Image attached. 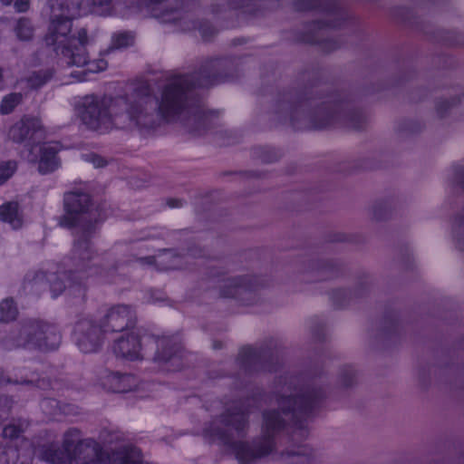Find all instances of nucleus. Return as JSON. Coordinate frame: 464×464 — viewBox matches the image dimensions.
I'll return each instance as SVG.
<instances>
[{
	"instance_id": "34",
	"label": "nucleus",
	"mask_w": 464,
	"mask_h": 464,
	"mask_svg": "<svg viewBox=\"0 0 464 464\" xmlns=\"http://www.w3.org/2000/svg\"><path fill=\"white\" fill-rule=\"evenodd\" d=\"M324 0H296L295 5L298 10H309L321 5Z\"/></svg>"
},
{
	"instance_id": "15",
	"label": "nucleus",
	"mask_w": 464,
	"mask_h": 464,
	"mask_svg": "<svg viewBox=\"0 0 464 464\" xmlns=\"http://www.w3.org/2000/svg\"><path fill=\"white\" fill-rule=\"evenodd\" d=\"M280 460L283 464H314L315 454L307 445H299L281 453Z\"/></svg>"
},
{
	"instance_id": "6",
	"label": "nucleus",
	"mask_w": 464,
	"mask_h": 464,
	"mask_svg": "<svg viewBox=\"0 0 464 464\" xmlns=\"http://www.w3.org/2000/svg\"><path fill=\"white\" fill-rule=\"evenodd\" d=\"M63 447L70 450L77 464H140L141 461L138 448L123 446L106 452L100 442L92 438H82L81 430L75 428L64 432Z\"/></svg>"
},
{
	"instance_id": "38",
	"label": "nucleus",
	"mask_w": 464,
	"mask_h": 464,
	"mask_svg": "<svg viewBox=\"0 0 464 464\" xmlns=\"http://www.w3.org/2000/svg\"><path fill=\"white\" fill-rule=\"evenodd\" d=\"M85 65L88 66V71L92 72H102L107 68V62L103 59H100L92 63L86 62ZM82 66H84L82 64Z\"/></svg>"
},
{
	"instance_id": "44",
	"label": "nucleus",
	"mask_w": 464,
	"mask_h": 464,
	"mask_svg": "<svg viewBox=\"0 0 464 464\" xmlns=\"http://www.w3.org/2000/svg\"><path fill=\"white\" fill-rule=\"evenodd\" d=\"M444 103L446 104V108L452 105V103H450L449 102H444ZM442 104H443V102L438 104V111H442L444 110V108L442 107Z\"/></svg>"
},
{
	"instance_id": "42",
	"label": "nucleus",
	"mask_w": 464,
	"mask_h": 464,
	"mask_svg": "<svg viewBox=\"0 0 464 464\" xmlns=\"http://www.w3.org/2000/svg\"><path fill=\"white\" fill-rule=\"evenodd\" d=\"M167 203L170 208H178L182 205V203L179 199H173V198L169 199Z\"/></svg>"
},
{
	"instance_id": "45",
	"label": "nucleus",
	"mask_w": 464,
	"mask_h": 464,
	"mask_svg": "<svg viewBox=\"0 0 464 464\" xmlns=\"http://www.w3.org/2000/svg\"><path fill=\"white\" fill-rule=\"evenodd\" d=\"M0 1H1L4 5H9L13 2V0H0Z\"/></svg>"
},
{
	"instance_id": "18",
	"label": "nucleus",
	"mask_w": 464,
	"mask_h": 464,
	"mask_svg": "<svg viewBox=\"0 0 464 464\" xmlns=\"http://www.w3.org/2000/svg\"><path fill=\"white\" fill-rule=\"evenodd\" d=\"M40 458L51 464H72V456L70 450H60L53 445L44 447L40 451Z\"/></svg>"
},
{
	"instance_id": "46",
	"label": "nucleus",
	"mask_w": 464,
	"mask_h": 464,
	"mask_svg": "<svg viewBox=\"0 0 464 464\" xmlns=\"http://www.w3.org/2000/svg\"><path fill=\"white\" fill-rule=\"evenodd\" d=\"M211 274H212V276H220V275H221V272H219V271H216V270H215V271H214V272H212Z\"/></svg>"
},
{
	"instance_id": "3",
	"label": "nucleus",
	"mask_w": 464,
	"mask_h": 464,
	"mask_svg": "<svg viewBox=\"0 0 464 464\" xmlns=\"http://www.w3.org/2000/svg\"><path fill=\"white\" fill-rule=\"evenodd\" d=\"M65 215L60 219V225L65 227H76L75 240L70 256L68 279L70 288L77 287L83 292V285L89 276H102L105 268H101L97 261L98 255L92 250L91 237L95 233L99 219V211L93 208L91 197L81 190L64 194Z\"/></svg>"
},
{
	"instance_id": "5",
	"label": "nucleus",
	"mask_w": 464,
	"mask_h": 464,
	"mask_svg": "<svg viewBox=\"0 0 464 464\" xmlns=\"http://www.w3.org/2000/svg\"><path fill=\"white\" fill-rule=\"evenodd\" d=\"M275 112L288 118L293 125L299 121L301 116H307L315 129L325 128L341 116L350 121L351 127L359 129L362 116L358 112L346 111L342 101L336 97H330L322 101V98L306 96L294 97L285 94L279 99L275 105Z\"/></svg>"
},
{
	"instance_id": "21",
	"label": "nucleus",
	"mask_w": 464,
	"mask_h": 464,
	"mask_svg": "<svg viewBox=\"0 0 464 464\" xmlns=\"http://www.w3.org/2000/svg\"><path fill=\"white\" fill-rule=\"evenodd\" d=\"M451 182L455 187L464 190V166L454 167ZM462 231H464V210L456 218L453 225V232L456 237H459Z\"/></svg>"
},
{
	"instance_id": "19",
	"label": "nucleus",
	"mask_w": 464,
	"mask_h": 464,
	"mask_svg": "<svg viewBox=\"0 0 464 464\" xmlns=\"http://www.w3.org/2000/svg\"><path fill=\"white\" fill-rule=\"evenodd\" d=\"M0 218L11 225L14 229L21 227L23 223L19 205L15 201L4 203L0 206Z\"/></svg>"
},
{
	"instance_id": "33",
	"label": "nucleus",
	"mask_w": 464,
	"mask_h": 464,
	"mask_svg": "<svg viewBox=\"0 0 464 464\" xmlns=\"http://www.w3.org/2000/svg\"><path fill=\"white\" fill-rule=\"evenodd\" d=\"M380 343L387 344L390 342H395L398 338V333L396 330H383L377 335Z\"/></svg>"
},
{
	"instance_id": "17",
	"label": "nucleus",
	"mask_w": 464,
	"mask_h": 464,
	"mask_svg": "<svg viewBox=\"0 0 464 464\" xmlns=\"http://www.w3.org/2000/svg\"><path fill=\"white\" fill-rule=\"evenodd\" d=\"M113 0H81L77 4L78 15L87 14L89 13L97 15H110L112 11Z\"/></svg>"
},
{
	"instance_id": "20",
	"label": "nucleus",
	"mask_w": 464,
	"mask_h": 464,
	"mask_svg": "<svg viewBox=\"0 0 464 464\" xmlns=\"http://www.w3.org/2000/svg\"><path fill=\"white\" fill-rule=\"evenodd\" d=\"M158 268L160 270L185 268L183 255L167 249L162 250V253L158 256Z\"/></svg>"
},
{
	"instance_id": "36",
	"label": "nucleus",
	"mask_w": 464,
	"mask_h": 464,
	"mask_svg": "<svg viewBox=\"0 0 464 464\" xmlns=\"http://www.w3.org/2000/svg\"><path fill=\"white\" fill-rule=\"evenodd\" d=\"M14 382L20 383V384L35 385L42 389H44L49 385V383L46 382L44 380H39V379L36 380L33 377H31V378H23L22 377L20 380H15Z\"/></svg>"
},
{
	"instance_id": "14",
	"label": "nucleus",
	"mask_w": 464,
	"mask_h": 464,
	"mask_svg": "<svg viewBox=\"0 0 464 464\" xmlns=\"http://www.w3.org/2000/svg\"><path fill=\"white\" fill-rule=\"evenodd\" d=\"M60 150L58 143H45L40 148V159L38 162V170L42 174H48L56 170L61 161L57 157Z\"/></svg>"
},
{
	"instance_id": "43",
	"label": "nucleus",
	"mask_w": 464,
	"mask_h": 464,
	"mask_svg": "<svg viewBox=\"0 0 464 464\" xmlns=\"http://www.w3.org/2000/svg\"><path fill=\"white\" fill-rule=\"evenodd\" d=\"M266 344L269 345V346H277V345H280L281 343L278 342L277 339L270 338Z\"/></svg>"
},
{
	"instance_id": "29",
	"label": "nucleus",
	"mask_w": 464,
	"mask_h": 464,
	"mask_svg": "<svg viewBox=\"0 0 464 464\" xmlns=\"http://www.w3.org/2000/svg\"><path fill=\"white\" fill-rule=\"evenodd\" d=\"M205 256V251L201 247L193 245L189 246L185 254H183V259L185 267H187L193 259H198Z\"/></svg>"
},
{
	"instance_id": "25",
	"label": "nucleus",
	"mask_w": 464,
	"mask_h": 464,
	"mask_svg": "<svg viewBox=\"0 0 464 464\" xmlns=\"http://www.w3.org/2000/svg\"><path fill=\"white\" fill-rule=\"evenodd\" d=\"M16 36L21 41H29L33 38L34 35V27L32 23L27 18H20L17 21L16 26L14 28Z\"/></svg>"
},
{
	"instance_id": "16",
	"label": "nucleus",
	"mask_w": 464,
	"mask_h": 464,
	"mask_svg": "<svg viewBox=\"0 0 464 464\" xmlns=\"http://www.w3.org/2000/svg\"><path fill=\"white\" fill-rule=\"evenodd\" d=\"M262 1L263 0H218V3L213 5L212 11L218 14L227 10L242 9L244 13L256 14L257 8L262 6Z\"/></svg>"
},
{
	"instance_id": "11",
	"label": "nucleus",
	"mask_w": 464,
	"mask_h": 464,
	"mask_svg": "<svg viewBox=\"0 0 464 464\" xmlns=\"http://www.w3.org/2000/svg\"><path fill=\"white\" fill-rule=\"evenodd\" d=\"M47 283H49L50 290L53 296H57L63 292L65 285L63 278L56 275L51 274L47 277L44 272H35L34 274H28L24 280V287L31 292H40L44 290Z\"/></svg>"
},
{
	"instance_id": "24",
	"label": "nucleus",
	"mask_w": 464,
	"mask_h": 464,
	"mask_svg": "<svg viewBox=\"0 0 464 464\" xmlns=\"http://www.w3.org/2000/svg\"><path fill=\"white\" fill-rule=\"evenodd\" d=\"M23 94L20 92H12L5 96L0 104V112L9 114L14 109L22 102Z\"/></svg>"
},
{
	"instance_id": "22",
	"label": "nucleus",
	"mask_w": 464,
	"mask_h": 464,
	"mask_svg": "<svg viewBox=\"0 0 464 464\" xmlns=\"http://www.w3.org/2000/svg\"><path fill=\"white\" fill-rule=\"evenodd\" d=\"M53 76V70L47 68L34 72L28 78L27 83L32 89H38L49 82Z\"/></svg>"
},
{
	"instance_id": "32",
	"label": "nucleus",
	"mask_w": 464,
	"mask_h": 464,
	"mask_svg": "<svg viewBox=\"0 0 464 464\" xmlns=\"http://www.w3.org/2000/svg\"><path fill=\"white\" fill-rule=\"evenodd\" d=\"M16 456V451L13 448H1L0 449V464H15L14 459Z\"/></svg>"
},
{
	"instance_id": "8",
	"label": "nucleus",
	"mask_w": 464,
	"mask_h": 464,
	"mask_svg": "<svg viewBox=\"0 0 464 464\" xmlns=\"http://www.w3.org/2000/svg\"><path fill=\"white\" fill-rule=\"evenodd\" d=\"M19 345L39 348H56L61 343V335L53 326L35 320L23 323L19 336Z\"/></svg>"
},
{
	"instance_id": "9",
	"label": "nucleus",
	"mask_w": 464,
	"mask_h": 464,
	"mask_svg": "<svg viewBox=\"0 0 464 464\" xmlns=\"http://www.w3.org/2000/svg\"><path fill=\"white\" fill-rule=\"evenodd\" d=\"M259 283L252 276H238L222 280L220 293L224 297H237L246 304H251L258 289Z\"/></svg>"
},
{
	"instance_id": "52",
	"label": "nucleus",
	"mask_w": 464,
	"mask_h": 464,
	"mask_svg": "<svg viewBox=\"0 0 464 464\" xmlns=\"http://www.w3.org/2000/svg\"><path fill=\"white\" fill-rule=\"evenodd\" d=\"M462 344L464 345V337H463V343H462Z\"/></svg>"
},
{
	"instance_id": "1",
	"label": "nucleus",
	"mask_w": 464,
	"mask_h": 464,
	"mask_svg": "<svg viewBox=\"0 0 464 464\" xmlns=\"http://www.w3.org/2000/svg\"><path fill=\"white\" fill-rule=\"evenodd\" d=\"M227 64V60L211 59L198 72L170 78L160 99L148 85L117 97L86 95L79 104L80 118L92 130L111 126L151 130L162 122L180 121L189 132L201 135L207 130L209 116L199 108L197 89L224 81Z\"/></svg>"
},
{
	"instance_id": "48",
	"label": "nucleus",
	"mask_w": 464,
	"mask_h": 464,
	"mask_svg": "<svg viewBox=\"0 0 464 464\" xmlns=\"http://www.w3.org/2000/svg\"><path fill=\"white\" fill-rule=\"evenodd\" d=\"M2 79H3V71H2V69L0 68V82L2 81Z\"/></svg>"
},
{
	"instance_id": "39",
	"label": "nucleus",
	"mask_w": 464,
	"mask_h": 464,
	"mask_svg": "<svg viewBox=\"0 0 464 464\" xmlns=\"http://www.w3.org/2000/svg\"><path fill=\"white\" fill-rule=\"evenodd\" d=\"M30 6V0H16L14 2V7L17 12H26Z\"/></svg>"
},
{
	"instance_id": "35",
	"label": "nucleus",
	"mask_w": 464,
	"mask_h": 464,
	"mask_svg": "<svg viewBox=\"0 0 464 464\" xmlns=\"http://www.w3.org/2000/svg\"><path fill=\"white\" fill-rule=\"evenodd\" d=\"M83 159L92 163L95 168H102L107 165V160L95 153L84 154Z\"/></svg>"
},
{
	"instance_id": "47",
	"label": "nucleus",
	"mask_w": 464,
	"mask_h": 464,
	"mask_svg": "<svg viewBox=\"0 0 464 464\" xmlns=\"http://www.w3.org/2000/svg\"><path fill=\"white\" fill-rule=\"evenodd\" d=\"M202 36H203V37H205V38H207V37H208V36H207V33H206V32H205V30H203V29H202Z\"/></svg>"
},
{
	"instance_id": "2",
	"label": "nucleus",
	"mask_w": 464,
	"mask_h": 464,
	"mask_svg": "<svg viewBox=\"0 0 464 464\" xmlns=\"http://www.w3.org/2000/svg\"><path fill=\"white\" fill-rule=\"evenodd\" d=\"M320 399L319 393L314 390H307L298 395L297 401L295 400V407L287 406L291 399L285 396L276 398V403L282 410V414L277 411H267L264 413V421L262 429V438L255 441L252 445L245 442L233 441L227 431L232 429L240 434L246 425V415L244 411H233L225 416L222 420H215L207 427L203 435L209 441H220L225 445H229L240 464H249L258 459L267 456L273 451L275 443L273 437L280 431L286 421L295 420L296 423L301 419L309 415L312 410L316 406Z\"/></svg>"
},
{
	"instance_id": "13",
	"label": "nucleus",
	"mask_w": 464,
	"mask_h": 464,
	"mask_svg": "<svg viewBox=\"0 0 464 464\" xmlns=\"http://www.w3.org/2000/svg\"><path fill=\"white\" fill-rule=\"evenodd\" d=\"M104 389L113 392H128L137 386V379L131 374L106 373L101 379Z\"/></svg>"
},
{
	"instance_id": "50",
	"label": "nucleus",
	"mask_w": 464,
	"mask_h": 464,
	"mask_svg": "<svg viewBox=\"0 0 464 464\" xmlns=\"http://www.w3.org/2000/svg\"><path fill=\"white\" fill-rule=\"evenodd\" d=\"M353 295H354V296H359V295H361V294L354 293V294H353Z\"/></svg>"
},
{
	"instance_id": "23",
	"label": "nucleus",
	"mask_w": 464,
	"mask_h": 464,
	"mask_svg": "<svg viewBox=\"0 0 464 464\" xmlns=\"http://www.w3.org/2000/svg\"><path fill=\"white\" fill-rule=\"evenodd\" d=\"M18 315L17 307L12 298H5L0 303V321L10 323Z\"/></svg>"
},
{
	"instance_id": "28",
	"label": "nucleus",
	"mask_w": 464,
	"mask_h": 464,
	"mask_svg": "<svg viewBox=\"0 0 464 464\" xmlns=\"http://www.w3.org/2000/svg\"><path fill=\"white\" fill-rule=\"evenodd\" d=\"M24 431L23 423L13 421L3 429V436L7 439H15Z\"/></svg>"
},
{
	"instance_id": "12",
	"label": "nucleus",
	"mask_w": 464,
	"mask_h": 464,
	"mask_svg": "<svg viewBox=\"0 0 464 464\" xmlns=\"http://www.w3.org/2000/svg\"><path fill=\"white\" fill-rule=\"evenodd\" d=\"M43 125L39 119L24 117L14 125L8 131V137L16 143H23L34 138L35 134L42 130Z\"/></svg>"
},
{
	"instance_id": "41",
	"label": "nucleus",
	"mask_w": 464,
	"mask_h": 464,
	"mask_svg": "<svg viewBox=\"0 0 464 464\" xmlns=\"http://www.w3.org/2000/svg\"><path fill=\"white\" fill-rule=\"evenodd\" d=\"M348 295L347 291H344V290H337L334 293V295H333V298L335 300V301H338L341 297H346ZM349 295H351L349 293Z\"/></svg>"
},
{
	"instance_id": "27",
	"label": "nucleus",
	"mask_w": 464,
	"mask_h": 464,
	"mask_svg": "<svg viewBox=\"0 0 464 464\" xmlns=\"http://www.w3.org/2000/svg\"><path fill=\"white\" fill-rule=\"evenodd\" d=\"M134 37L130 33H119L113 35L111 49L125 48L133 44Z\"/></svg>"
},
{
	"instance_id": "37",
	"label": "nucleus",
	"mask_w": 464,
	"mask_h": 464,
	"mask_svg": "<svg viewBox=\"0 0 464 464\" xmlns=\"http://www.w3.org/2000/svg\"><path fill=\"white\" fill-rule=\"evenodd\" d=\"M172 352L173 350H158L155 354L154 361L159 363L168 362L174 357V353Z\"/></svg>"
},
{
	"instance_id": "49",
	"label": "nucleus",
	"mask_w": 464,
	"mask_h": 464,
	"mask_svg": "<svg viewBox=\"0 0 464 464\" xmlns=\"http://www.w3.org/2000/svg\"><path fill=\"white\" fill-rule=\"evenodd\" d=\"M221 345H222V343H216V344H215V348H218V347H219V346H221Z\"/></svg>"
},
{
	"instance_id": "4",
	"label": "nucleus",
	"mask_w": 464,
	"mask_h": 464,
	"mask_svg": "<svg viewBox=\"0 0 464 464\" xmlns=\"http://www.w3.org/2000/svg\"><path fill=\"white\" fill-rule=\"evenodd\" d=\"M135 323L136 314L130 305H114L108 310L104 316L102 322L103 334L99 328L91 325L88 322H81L77 324L75 330L77 344L80 346H102L110 345V341H112L119 348H137L150 345L152 344L151 341H155L157 346L167 348L182 345L181 339L177 335L155 338L148 334L140 335L137 331L113 334L132 328Z\"/></svg>"
},
{
	"instance_id": "51",
	"label": "nucleus",
	"mask_w": 464,
	"mask_h": 464,
	"mask_svg": "<svg viewBox=\"0 0 464 464\" xmlns=\"http://www.w3.org/2000/svg\"><path fill=\"white\" fill-rule=\"evenodd\" d=\"M351 383L344 382V385L349 386Z\"/></svg>"
},
{
	"instance_id": "31",
	"label": "nucleus",
	"mask_w": 464,
	"mask_h": 464,
	"mask_svg": "<svg viewBox=\"0 0 464 464\" xmlns=\"http://www.w3.org/2000/svg\"><path fill=\"white\" fill-rule=\"evenodd\" d=\"M115 356L126 362H135L142 359L139 350H114Z\"/></svg>"
},
{
	"instance_id": "26",
	"label": "nucleus",
	"mask_w": 464,
	"mask_h": 464,
	"mask_svg": "<svg viewBox=\"0 0 464 464\" xmlns=\"http://www.w3.org/2000/svg\"><path fill=\"white\" fill-rule=\"evenodd\" d=\"M313 271L316 274L318 280L330 279L336 275L334 266L328 262L315 264L313 266Z\"/></svg>"
},
{
	"instance_id": "30",
	"label": "nucleus",
	"mask_w": 464,
	"mask_h": 464,
	"mask_svg": "<svg viewBox=\"0 0 464 464\" xmlns=\"http://www.w3.org/2000/svg\"><path fill=\"white\" fill-rule=\"evenodd\" d=\"M16 169L15 161H7L0 164V185L12 177Z\"/></svg>"
},
{
	"instance_id": "7",
	"label": "nucleus",
	"mask_w": 464,
	"mask_h": 464,
	"mask_svg": "<svg viewBox=\"0 0 464 464\" xmlns=\"http://www.w3.org/2000/svg\"><path fill=\"white\" fill-rule=\"evenodd\" d=\"M76 14L78 12L70 15H54L49 26L46 41L56 46L59 63L63 66L81 67L87 62V31L82 28L78 31L77 37L68 36L72 31V19Z\"/></svg>"
},
{
	"instance_id": "40",
	"label": "nucleus",
	"mask_w": 464,
	"mask_h": 464,
	"mask_svg": "<svg viewBox=\"0 0 464 464\" xmlns=\"http://www.w3.org/2000/svg\"><path fill=\"white\" fill-rule=\"evenodd\" d=\"M138 261L142 266H153L156 265L158 266V258L156 259L155 256H150L145 257H140L138 258Z\"/></svg>"
},
{
	"instance_id": "10",
	"label": "nucleus",
	"mask_w": 464,
	"mask_h": 464,
	"mask_svg": "<svg viewBox=\"0 0 464 464\" xmlns=\"http://www.w3.org/2000/svg\"><path fill=\"white\" fill-rule=\"evenodd\" d=\"M344 20V14L339 9H334L326 14L324 21H318L313 24V33L307 36L306 41L318 44L324 52L330 53L341 46V43L332 39H323L324 31L328 28H336L340 26Z\"/></svg>"
}]
</instances>
